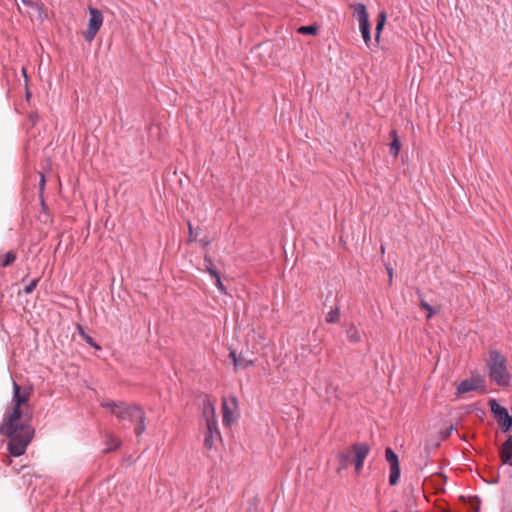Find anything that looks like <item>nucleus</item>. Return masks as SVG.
Returning <instances> with one entry per match:
<instances>
[{
  "label": "nucleus",
  "instance_id": "7ed1b4c3",
  "mask_svg": "<svg viewBox=\"0 0 512 512\" xmlns=\"http://www.w3.org/2000/svg\"><path fill=\"white\" fill-rule=\"evenodd\" d=\"M369 453L370 446L367 443L358 442L352 444L349 448L338 454L340 468L346 469L349 465H354L355 474L360 475Z\"/></svg>",
  "mask_w": 512,
  "mask_h": 512
},
{
  "label": "nucleus",
  "instance_id": "20e7f679",
  "mask_svg": "<svg viewBox=\"0 0 512 512\" xmlns=\"http://www.w3.org/2000/svg\"><path fill=\"white\" fill-rule=\"evenodd\" d=\"M487 367L492 382L499 386H507L509 384L510 374L504 355L497 351H491L487 360Z\"/></svg>",
  "mask_w": 512,
  "mask_h": 512
},
{
  "label": "nucleus",
  "instance_id": "6ab92c4d",
  "mask_svg": "<svg viewBox=\"0 0 512 512\" xmlns=\"http://www.w3.org/2000/svg\"><path fill=\"white\" fill-rule=\"evenodd\" d=\"M339 318H340V310L338 307L331 309L326 314V317H325L326 322H328V323H336L339 321Z\"/></svg>",
  "mask_w": 512,
  "mask_h": 512
},
{
  "label": "nucleus",
  "instance_id": "a878e982",
  "mask_svg": "<svg viewBox=\"0 0 512 512\" xmlns=\"http://www.w3.org/2000/svg\"><path fill=\"white\" fill-rule=\"evenodd\" d=\"M208 273L215 279L219 276L218 272L211 267H207Z\"/></svg>",
  "mask_w": 512,
  "mask_h": 512
},
{
  "label": "nucleus",
  "instance_id": "393cba45",
  "mask_svg": "<svg viewBox=\"0 0 512 512\" xmlns=\"http://www.w3.org/2000/svg\"><path fill=\"white\" fill-rule=\"evenodd\" d=\"M215 285L216 287L223 293H225V287L221 281V278L220 276H218L217 278H215Z\"/></svg>",
  "mask_w": 512,
  "mask_h": 512
},
{
  "label": "nucleus",
  "instance_id": "412c9836",
  "mask_svg": "<svg viewBox=\"0 0 512 512\" xmlns=\"http://www.w3.org/2000/svg\"><path fill=\"white\" fill-rule=\"evenodd\" d=\"M298 32L300 34H310L315 35L317 32V28L315 26H301L298 28Z\"/></svg>",
  "mask_w": 512,
  "mask_h": 512
},
{
  "label": "nucleus",
  "instance_id": "ddd939ff",
  "mask_svg": "<svg viewBox=\"0 0 512 512\" xmlns=\"http://www.w3.org/2000/svg\"><path fill=\"white\" fill-rule=\"evenodd\" d=\"M501 459L504 464L512 466V436L503 443L500 451Z\"/></svg>",
  "mask_w": 512,
  "mask_h": 512
},
{
  "label": "nucleus",
  "instance_id": "9b49d317",
  "mask_svg": "<svg viewBox=\"0 0 512 512\" xmlns=\"http://www.w3.org/2000/svg\"><path fill=\"white\" fill-rule=\"evenodd\" d=\"M203 418L206 426H217L215 405L210 400L203 403Z\"/></svg>",
  "mask_w": 512,
  "mask_h": 512
},
{
  "label": "nucleus",
  "instance_id": "dca6fc26",
  "mask_svg": "<svg viewBox=\"0 0 512 512\" xmlns=\"http://www.w3.org/2000/svg\"><path fill=\"white\" fill-rule=\"evenodd\" d=\"M390 137L392 138V142L390 144V154L393 155L394 157H397L401 148V143L398 139L397 132L395 130H392L390 132Z\"/></svg>",
  "mask_w": 512,
  "mask_h": 512
},
{
  "label": "nucleus",
  "instance_id": "9d476101",
  "mask_svg": "<svg viewBox=\"0 0 512 512\" xmlns=\"http://www.w3.org/2000/svg\"><path fill=\"white\" fill-rule=\"evenodd\" d=\"M485 380L481 375L473 374L471 378L461 381L457 386V394H464L476 390H484Z\"/></svg>",
  "mask_w": 512,
  "mask_h": 512
},
{
  "label": "nucleus",
  "instance_id": "0eeeda50",
  "mask_svg": "<svg viewBox=\"0 0 512 512\" xmlns=\"http://www.w3.org/2000/svg\"><path fill=\"white\" fill-rule=\"evenodd\" d=\"M221 440L222 438L218 426H206V430L204 432V446L209 457L214 456Z\"/></svg>",
  "mask_w": 512,
  "mask_h": 512
},
{
  "label": "nucleus",
  "instance_id": "a211bd4d",
  "mask_svg": "<svg viewBox=\"0 0 512 512\" xmlns=\"http://www.w3.org/2000/svg\"><path fill=\"white\" fill-rule=\"evenodd\" d=\"M120 440L112 435L106 438V451H113L120 446Z\"/></svg>",
  "mask_w": 512,
  "mask_h": 512
},
{
  "label": "nucleus",
  "instance_id": "f8f14e48",
  "mask_svg": "<svg viewBox=\"0 0 512 512\" xmlns=\"http://www.w3.org/2000/svg\"><path fill=\"white\" fill-rule=\"evenodd\" d=\"M353 11L359 22V27L370 24L369 15L364 4L358 3L353 5Z\"/></svg>",
  "mask_w": 512,
  "mask_h": 512
},
{
  "label": "nucleus",
  "instance_id": "1a4fd4ad",
  "mask_svg": "<svg viewBox=\"0 0 512 512\" xmlns=\"http://www.w3.org/2000/svg\"><path fill=\"white\" fill-rule=\"evenodd\" d=\"M385 459L389 464V484L394 486L398 483L400 477V464L396 453L391 448L385 449Z\"/></svg>",
  "mask_w": 512,
  "mask_h": 512
},
{
  "label": "nucleus",
  "instance_id": "6e6552de",
  "mask_svg": "<svg viewBox=\"0 0 512 512\" xmlns=\"http://www.w3.org/2000/svg\"><path fill=\"white\" fill-rule=\"evenodd\" d=\"M223 424L231 425L238 418V402L235 397H225L222 400Z\"/></svg>",
  "mask_w": 512,
  "mask_h": 512
},
{
  "label": "nucleus",
  "instance_id": "f257e3e1",
  "mask_svg": "<svg viewBox=\"0 0 512 512\" xmlns=\"http://www.w3.org/2000/svg\"><path fill=\"white\" fill-rule=\"evenodd\" d=\"M31 395V387L20 386L13 381V397L5 412L0 433L9 438L8 450L15 457L25 453L34 435V430L30 425L29 400Z\"/></svg>",
  "mask_w": 512,
  "mask_h": 512
},
{
  "label": "nucleus",
  "instance_id": "4be33fe9",
  "mask_svg": "<svg viewBox=\"0 0 512 512\" xmlns=\"http://www.w3.org/2000/svg\"><path fill=\"white\" fill-rule=\"evenodd\" d=\"M15 259H16V255L13 252H8V253H6V255L4 257V261H3L2 265L8 266L11 263H13L15 261Z\"/></svg>",
  "mask_w": 512,
  "mask_h": 512
},
{
  "label": "nucleus",
  "instance_id": "423d86ee",
  "mask_svg": "<svg viewBox=\"0 0 512 512\" xmlns=\"http://www.w3.org/2000/svg\"><path fill=\"white\" fill-rule=\"evenodd\" d=\"M89 22L87 30L83 32V37L87 42H91L103 24V15L100 10L96 8H89Z\"/></svg>",
  "mask_w": 512,
  "mask_h": 512
},
{
  "label": "nucleus",
  "instance_id": "cd10ccee",
  "mask_svg": "<svg viewBox=\"0 0 512 512\" xmlns=\"http://www.w3.org/2000/svg\"><path fill=\"white\" fill-rule=\"evenodd\" d=\"M387 273H388L389 279L391 281L392 278H393V270H392V268L387 267Z\"/></svg>",
  "mask_w": 512,
  "mask_h": 512
},
{
  "label": "nucleus",
  "instance_id": "4468645a",
  "mask_svg": "<svg viewBox=\"0 0 512 512\" xmlns=\"http://www.w3.org/2000/svg\"><path fill=\"white\" fill-rule=\"evenodd\" d=\"M229 356L233 361L235 369H245L254 364L253 360L237 355L235 351H231Z\"/></svg>",
  "mask_w": 512,
  "mask_h": 512
},
{
  "label": "nucleus",
  "instance_id": "bb28decb",
  "mask_svg": "<svg viewBox=\"0 0 512 512\" xmlns=\"http://www.w3.org/2000/svg\"><path fill=\"white\" fill-rule=\"evenodd\" d=\"M39 186H40V190L43 191L44 189V186H45V178L43 175H41L40 177V183H39Z\"/></svg>",
  "mask_w": 512,
  "mask_h": 512
},
{
  "label": "nucleus",
  "instance_id": "b1692460",
  "mask_svg": "<svg viewBox=\"0 0 512 512\" xmlns=\"http://www.w3.org/2000/svg\"><path fill=\"white\" fill-rule=\"evenodd\" d=\"M421 307L428 311V318H431L434 313L432 307L426 302H421Z\"/></svg>",
  "mask_w": 512,
  "mask_h": 512
},
{
  "label": "nucleus",
  "instance_id": "aec40b11",
  "mask_svg": "<svg viewBox=\"0 0 512 512\" xmlns=\"http://www.w3.org/2000/svg\"><path fill=\"white\" fill-rule=\"evenodd\" d=\"M359 29L366 46L369 47L371 43L370 24L360 26Z\"/></svg>",
  "mask_w": 512,
  "mask_h": 512
},
{
  "label": "nucleus",
  "instance_id": "c85d7f7f",
  "mask_svg": "<svg viewBox=\"0 0 512 512\" xmlns=\"http://www.w3.org/2000/svg\"><path fill=\"white\" fill-rule=\"evenodd\" d=\"M384 251H385L384 246H381V252L384 253Z\"/></svg>",
  "mask_w": 512,
  "mask_h": 512
},
{
  "label": "nucleus",
  "instance_id": "f03ea898",
  "mask_svg": "<svg viewBox=\"0 0 512 512\" xmlns=\"http://www.w3.org/2000/svg\"><path fill=\"white\" fill-rule=\"evenodd\" d=\"M100 405L119 420H128L136 423L134 431L137 436H140L145 431V413L139 406L127 405L123 402H115L109 399L103 400Z\"/></svg>",
  "mask_w": 512,
  "mask_h": 512
},
{
  "label": "nucleus",
  "instance_id": "f3484780",
  "mask_svg": "<svg viewBox=\"0 0 512 512\" xmlns=\"http://www.w3.org/2000/svg\"><path fill=\"white\" fill-rule=\"evenodd\" d=\"M346 334H347V337L350 341H353V342H359L361 341V336H362V333L361 331L355 326V325H350L347 330H346Z\"/></svg>",
  "mask_w": 512,
  "mask_h": 512
},
{
  "label": "nucleus",
  "instance_id": "39448f33",
  "mask_svg": "<svg viewBox=\"0 0 512 512\" xmlns=\"http://www.w3.org/2000/svg\"><path fill=\"white\" fill-rule=\"evenodd\" d=\"M489 406L498 425L504 432H508L512 427V416L509 415L507 409L499 405L495 399L489 401Z\"/></svg>",
  "mask_w": 512,
  "mask_h": 512
},
{
  "label": "nucleus",
  "instance_id": "2eb2a0df",
  "mask_svg": "<svg viewBox=\"0 0 512 512\" xmlns=\"http://www.w3.org/2000/svg\"><path fill=\"white\" fill-rule=\"evenodd\" d=\"M385 23H386V12L381 11L378 15L377 24H376V28H375V41L377 43L380 42L381 33H382Z\"/></svg>",
  "mask_w": 512,
  "mask_h": 512
},
{
  "label": "nucleus",
  "instance_id": "5701e85b",
  "mask_svg": "<svg viewBox=\"0 0 512 512\" xmlns=\"http://www.w3.org/2000/svg\"><path fill=\"white\" fill-rule=\"evenodd\" d=\"M38 279L32 280L25 288L24 291L26 294H30L37 286Z\"/></svg>",
  "mask_w": 512,
  "mask_h": 512
}]
</instances>
